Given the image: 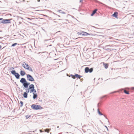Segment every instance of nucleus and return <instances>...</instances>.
Returning <instances> with one entry per match:
<instances>
[{
	"label": "nucleus",
	"instance_id": "obj_1",
	"mask_svg": "<svg viewBox=\"0 0 134 134\" xmlns=\"http://www.w3.org/2000/svg\"><path fill=\"white\" fill-rule=\"evenodd\" d=\"M31 107L32 109L35 110H41L43 109V108L41 105H36L35 104L31 105Z\"/></svg>",
	"mask_w": 134,
	"mask_h": 134
},
{
	"label": "nucleus",
	"instance_id": "obj_2",
	"mask_svg": "<svg viewBox=\"0 0 134 134\" xmlns=\"http://www.w3.org/2000/svg\"><path fill=\"white\" fill-rule=\"evenodd\" d=\"M11 72L12 74L15 76L17 79H19L20 75L18 73L16 72L15 70H12V71H11Z\"/></svg>",
	"mask_w": 134,
	"mask_h": 134
},
{
	"label": "nucleus",
	"instance_id": "obj_3",
	"mask_svg": "<svg viewBox=\"0 0 134 134\" xmlns=\"http://www.w3.org/2000/svg\"><path fill=\"white\" fill-rule=\"evenodd\" d=\"M93 69L92 68H91L89 69L88 67L85 68V72L86 73H87L88 72L91 73L93 71Z\"/></svg>",
	"mask_w": 134,
	"mask_h": 134
},
{
	"label": "nucleus",
	"instance_id": "obj_4",
	"mask_svg": "<svg viewBox=\"0 0 134 134\" xmlns=\"http://www.w3.org/2000/svg\"><path fill=\"white\" fill-rule=\"evenodd\" d=\"M27 79L30 81H34V78L30 74L27 75Z\"/></svg>",
	"mask_w": 134,
	"mask_h": 134
},
{
	"label": "nucleus",
	"instance_id": "obj_5",
	"mask_svg": "<svg viewBox=\"0 0 134 134\" xmlns=\"http://www.w3.org/2000/svg\"><path fill=\"white\" fill-rule=\"evenodd\" d=\"M12 20V19H3L4 24L10 23H11V20Z\"/></svg>",
	"mask_w": 134,
	"mask_h": 134
},
{
	"label": "nucleus",
	"instance_id": "obj_6",
	"mask_svg": "<svg viewBox=\"0 0 134 134\" xmlns=\"http://www.w3.org/2000/svg\"><path fill=\"white\" fill-rule=\"evenodd\" d=\"M26 81V79L24 78H22L20 80V82L23 84L24 86L25 85Z\"/></svg>",
	"mask_w": 134,
	"mask_h": 134
},
{
	"label": "nucleus",
	"instance_id": "obj_7",
	"mask_svg": "<svg viewBox=\"0 0 134 134\" xmlns=\"http://www.w3.org/2000/svg\"><path fill=\"white\" fill-rule=\"evenodd\" d=\"M30 84V83L29 82H28L26 81L25 85L24 86V88L23 89H24V88H28V86Z\"/></svg>",
	"mask_w": 134,
	"mask_h": 134
},
{
	"label": "nucleus",
	"instance_id": "obj_8",
	"mask_svg": "<svg viewBox=\"0 0 134 134\" xmlns=\"http://www.w3.org/2000/svg\"><path fill=\"white\" fill-rule=\"evenodd\" d=\"M118 13L117 12H115L112 15V16L115 18H118Z\"/></svg>",
	"mask_w": 134,
	"mask_h": 134
},
{
	"label": "nucleus",
	"instance_id": "obj_9",
	"mask_svg": "<svg viewBox=\"0 0 134 134\" xmlns=\"http://www.w3.org/2000/svg\"><path fill=\"white\" fill-rule=\"evenodd\" d=\"M97 111H98V113L99 115H103L105 117V118L106 119H107V117H106V116L105 115H103L102 113H101L100 112V111L99 110V108H98L97 109Z\"/></svg>",
	"mask_w": 134,
	"mask_h": 134
},
{
	"label": "nucleus",
	"instance_id": "obj_10",
	"mask_svg": "<svg viewBox=\"0 0 134 134\" xmlns=\"http://www.w3.org/2000/svg\"><path fill=\"white\" fill-rule=\"evenodd\" d=\"M34 88V85L33 84H31L29 86V90L33 89Z\"/></svg>",
	"mask_w": 134,
	"mask_h": 134
},
{
	"label": "nucleus",
	"instance_id": "obj_11",
	"mask_svg": "<svg viewBox=\"0 0 134 134\" xmlns=\"http://www.w3.org/2000/svg\"><path fill=\"white\" fill-rule=\"evenodd\" d=\"M97 9H95L92 12L91 14V16H93L95 13L97 11Z\"/></svg>",
	"mask_w": 134,
	"mask_h": 134
},
{
	"label": "nucleus",
	"instance_id": "obj_12",
	"mask_svg": "<svg viewBox=\"0 0 134 134\" xmlns=\"http://www.w3.org/2000/svg\"><path fill=\"white\" fill-rule=\"evenodd\" d=\"M20 74L21 76H24L25 75V73L24 71L21 70L20 71Z\"/></svg>",
	"mask_w": 134,
	"mask_h": 134
},
{
	"label": "nucleus",
	"instance_id": "obj_13",
	"mask_svg": "<svg viewBox=\"0 0 134 134\" xmlns=\"http://www.w3.org/2000/svg\"><path fill=\"white\" fill-rule=\"evenodd\" d=\"M25 69H27L30 71H31V72L33 71V70H32V69L30 66H29V67H26V68Z\"/></svg>",
	"mask_w": 134,
	"mask_h": 134
},
{
	"label": "nucleus",
	"instance_id": "obj_14",
	"mask_svg": "<svg viewBox=\"0 0 134 134\" xmlns=\"http://www.w3.org/2000/svg\"><path fill=\"white\" fill-rule=\"evenodd\" d=\"M103 66L106 69H107L108 67V65L106 63H103Z\"/></svg>",
	"mask_w": 134,
	"mask_h": 134
},
{
	"label": "nucleus",
	"instance_id": "obj_15",
	"mask_svg": "<svg viewBox=\"0 0 134 134\" xmlns=\"http://www.w3.org/2000/svg\"><path fill=\"white\" fill-rule=\"evenodd\" d=\"M33 93V98L35 99L37 98V95L36 93L35 94L34 93Z\"/></svg>",
	"mask_w": 134,
	"mask_h": 134
},
{
	"label": "nucleus",
	"instance_id": "obj_16",
	"mask_svg": "<svg viewBox=\"0 0 134 134\" xmlns=\"http://www.w3.org/2000/svg\"><path fill=\"white\" fill-rule=\"evenodd\" d=\"M27 94L28 93H27V92H24V93L23 94V96L24 97V98H27L28 95Z\"/></svg>",
	"mask_w": 134,
	"mask_h": 134
},
{
	"label": "nucleus",
	"instance_id": "obj_17",
	"mask_svg": "<svg viewBox=\"0 0 134 134\" xmlns=\"http://www.w3.org/2000/svg\"><path fill=\"white\" fill-rule=\"evenodd\" d=\"M123 90H124V92L126 94H129V92L128 91H127L126 90H124L123 89H122Z\"/></svg>",
	"mask_w": 134,
	"mask_h": 134
},
{
	"label": "nucleus",
	"instance_id": "obj_18",
	"mask_svg": "<svg viewBox=\"0 0 134 134\" xmlns=\"http://www.w3.org/2000/svg\"><path fill=\"white\" fill-rule=\"evenodd\" d=\"M58 12L62 14H65V12H63V11L61 10H58Z\"/></svg>",
	"mask_w": 134,
	"mask_h": 134
},
{
	"label": "nucleus",
	"instance_id": "obj_19",
	"mask_svg": "<svg viewBox=\"0 0 134 134\" xmlns=\"http://www.w3.org/2000/svg\"><path fill=\"white\" fill-rule=\"evenodd\" d=\"M0 19H1L0 20V21H0V24H4L3 19V18H0Z\"/></svg>",
	"mask_w": 134,
	"mask_h": 134
},
{
	"label": "nucleus",
	"instance_id": "obj_20",
	"mask_svg": "<svg viewBox=\"0 0 134 134\" xmlns=\"http://www.w3.org/2000/svg\"><path fill=\"white\" fill-rule=\"evenodd\" d=\"M51 130L50 129H45V131L46 132H49V131H50V130Z\"/></svg>",
	"mask_w": 134,
	"mask_h": 134
},
{
	"label": "nucleus",
	"instance_id": "obj_21",
	"mask_svg": "<svg viewBox=\"0 0 134 134\" xmlns=\"http://www.w3.org/2000/svg\"><path fill=\"white\" fill-rule=\"evenodd\" d=\"M83 34H84L83 36H87L88 35H89V34L88 33H87L86 32H83Z\"/></svg>",
	"mask_w": 134,
	"mask_h": 134
},
{
	"label": "nucleus",
	"instance_id": "obj_22",
	"mask_svg": "<svg viewBox=\"0 0 134 134\" xmlns=\"http://www.w3.org/2000/svg\"><path fill=\"white\" fill-rule=\"evenodd\" d=\"M26 18V19L27 20H29L30 21H31L32 20L34 19H33V18L31 19L29 18H28V17Z\"/></svg>",
	"mask_w": 134,
	"mask_h": 134
},
{
	"label": "nucleus",
	"instance_id": "obj_23",
	"mask_svg": "<svg viewBox=\"0 0 134 134\" xmlns=\"http://www.w3.org/2000/svg\"><path fill=\"white\" fill-rule=\"evenodd\" d=\"M20 103L21 104V105L20 106V107H22L23 105V102L22 101H20Z\"/></svg>",
	"mask_w": 134,
	"mask_h": 134
},
{
	"label": "nucleus",
	"instance_id": "obj_24",
	"mask_svg": "<svg viewBox=\"0 0 134 134\" xmlns=\"http://www.w3.org/2000/svg\"><path fill=\"white\" fill-rule=\"evenodd\" d=\"M18 44L17 43H15L13 44L11 46L12 47H14L16 45H17Z\"/></svg>",
	"mask_w": 134,
	"mask_h": 134
},
{
	"label": "nucleus",
	"instance_id": "obj_25",
	"mask_svg": "<svg viewBox=\"0 0 134 134\" xmlns=\"http://www.w3.org/2000/svg\"><path fill=\"white\" fill-rule=\"evenodd\" d=\"M114 49H109V48H108L107 49H106V50H108V51H111L112 50H113Z\"/></svg>",
	"mask_w": 134,
	"mask_h": 134
},
{
	"label": "nucleus",
	"instance_id": "obj_26",
	"mask_svg": "<svg viewBox=\"0 0 134 134\" xmlns=\"http://www.w3.org/2000/svg\"><path fill=\"white\" fill-rule=\"evenodd\" d=\"M30 116H31V115H27L26 116H25L26 119L29 118Z\"/></svg>",
	"mask_w": 134,
	"mask_h": 134
},
{
	"label": "nucleus",
	"instance_id": "obj_27",
	"mask_svg": "<svg viewBox=\"0 0 134 134\" xmlns=\"http://www.w3.org/2000/svg\"><path fill=\"white\" fill-rule=\"evenodd\" d=\"M70 76H72V78L73 79H75V77L74 76V75H73L72 74H71L70 76H69V77H70Z\"/></svg>",
	"mask_w": 134,
	"mask_h": 134
},
{
	"label": "nucleus",
	"instance_id": "obj_28",
	"mask_svg": "<svg viewBox=\"0 0 134 134\" xmlns=\"http://www.w3.org/2000/svg\"><path fill=\"white\" fill-rule=\"evenodd\" d=\"M25 90H26V92H27V93H28L29 92V88H27V89H26Z\"/></svg>",
	"mask_w": 134,
	"mask_h": 134
},
{
	"label": "nucleus",
	"instance_id": "obj_29",
	"mask_svg": "<svg viewBox=\"0 0 134 134\" xmlns=\"http://www.w3.org/2000/svg\"><path fill=\"white\" fill-rule=\"evenodd\" d=\"M82 77V76H81L80 75H78V76H77V78L78 79H80Z\"/></svg>",
	"mask_w": 134,
	"mask_h": 134
},
{
	"label": "nucleus",
	"instance_id": "obj_30",
	"mask_svg": "<svg viewBox=\"0 0 134 134\" xmlns=\"http://www.w3.org/2000/svg\"><path fill=\"white\" fill-rule=\"evenodd\" d=\"M24 63L25 64V65H26V66H25L26 67H28L29 66L28 65V64H26L25 62H24Z\"/></svg>",
	"mask_w": 134,
	"mask_h": 134
},
{
	"label": "nucleus",
	"instance_id": "obj_31",
	"mask_svg": "<svg viewBox=\"0 0 134 134\" xmlns=\"http://www.w3.org/2000/svg\"><path fill=\"white\" fill-rule=\"evenodd\" d=\"M22 65L23 66L25 69L26 68V67L25 66V64H24V63L23 64H22Z\"/></svg>",
	"mask_w": 134,
	"mask_h": 134
},
{
	"label": "nucleus",
	"instance_id": "obj_32",
	"mask_svg": "<svg viewBox=\"0 0 134 134\" xmlns=\"http://www.w3.org/2000/svg\"><path fill=\"white\" fill-rule=\"evenodd\" d=\"M79 74H75V75H74V77H75V78L76 77H77V76H78V75Z\"/></svg>",
	"mask_w": 134,
	"mask_h": 134
},
{
	"label": "nucleus",
	"instance_id": "obj_33",
	"mask_svg": "<svg viewBox=\"0 0 134 134\" xmlns=\"http://www.w3.org/2000/svg\"><path fill=\"white\" fill-rule=\"evenodd\" d=\"M83 31L81 32H80V35L83 36Z\"/></svg>",
	"mask_w": 134,
	"mask_h": 134
},
{
	"label": "nucleus",
	"instance_id": "obj_34",
	"mask_svg": "<svg viewBox=\"0 0 134 134\" xmlns=\"http://www.w3.org/2000/svg\"><path fill=\"white\" fill-rule=\"evenodd\" d=\"M14 69V68H13V67H12L10 68L9 69L10 70H13V69Z\"/></svg>",
	"mask_w": 134,
	"mask_h": 134
},
{
	"label": "nucleus",
	"instance_id": "obj_35",
	"mask_svg": "<svg viewBox=\"0 0 134 134\" xmlns=\"http://www.w3.org/2000/svg\"><path fill=\"white\" fill-rule=\"evenodd\" d=\"M33 92H34V93H35V92L36 93V91L35 89L34 88L33 89Z\"/></svg>",
	"mask_w": 134,
	"mask_h": 134
},
{
	"label": "nucleus",
	"instance_id": "obj_36",
	"mask_svg": "<svg viewBox=\"0 0 134 134\" xmlns=\"http://www.w3.org/2000/svg\"><path fill=\"white\" fill-rule=\"evenodd\" d=\"M30 90V93H32L33 92V89H31V90Z\"/></svg>",
	"mask_w": 134,
	"mask_h": 134
},
{
	"label": "nucleus",
	"instance_id": "obj_37",
	"mask_svg": "<svg viewBox=\"0 0 134 134\" xmlns=\"http://www.w3.org/2000/svg\"><path fill=\"white\" fill-rule=\"evenodd\" d=\"M104 127L106 128V129H107V130L108 131V129L107 127V126L106 125H105Z\"/></svg>",
	"mask_w": 134,
	"mask_h": 134
},
{
	"label": "nucleus",
	"instance_id": "obj_38",
	"mask_svg": "<svg viewBox=\"0 0 134 134\" xmlns=\"http://www.w3.org/2000/svg\"><path fill=\"white\" fill-rule=\"evenodd\" d=\"M100 104L99 103L97 104V107H99V104Z\"/></svg>",
	"mask_w": 134,
	"mask_h": 134
},
{
	"label": "nucleus",
	"instance_id": "obj_39",
	"mask_svg": "<svg viewBox=\"0 0 134 134\" xmlns=\"http://www.w3.org/2000/svg\"><path fill=\"white\" fill-rule=\"evenodd\" d=\"M106 96H106V95H105V96H103L101 98H104V97H106Z\"/></svg>",
	"mask_w": 134,
	"mask_h": 134
},
{
	"label": "nucleus",
	"instance_id": "obj_40",
	"mask_svg": "<svg viewBox=\"0 0 134 134\" xmlns=\"http://www.w3.org/2000/svg\"><path fill=\"white\" fill-rule=\"evenodd\" d=\"M77 34L79 35H80V32H78L77 33Z\"/></svg>",
	"mask_w": 134,
	"mask_h": 134
},
{
	"label": "nucleus",
	"instance_id": "obj_41",
	"mask_svg": "<svg viewBox=\"0 0 134 134\" xmlns=\"http://www.w3.org/2000/svg\"><path fill=\"white\" fill-rule=\"evenodd\" d=\"M116 92V91H114L113 92H112V93H115Z\"/></svg>",
	"mask_w": 134,
	"mask_h": 134
},
{
	"label": "nucleus",
	"instance_id": "obj_42",
	"mask_svg": "<svg viewBox=\"0 0 134 134\" xmlns=\"http://www.w3.org/2000/svg\"><path fill=\"white\" fill-rule=\"evenodd\" d=\"M82 0H80V2H82Z\"/></svg>",
	"mask_w": 134,
	"mask_h": 134
},
{
	"label": "nucleus",
	"instance_id": "obj_43",
	"mask_svg": "<svg viewBox=\"0 0 134 134\" xmlns=\"http://www.w3.org/2000/svg\"><path fill=\"white\" fill-rule=\"evenodd\" d=\"M40 132H42V131L41 130H40Z\"/></svg>",
	"mask_w": 134,
	"mask_h": 134
},
{
	"label": "nucleus",
	"instance_id": "obj_44",
	"mask_svg": "<svg viewBox=\"0 0 134 134\" xmlns=\"http://www.w3.org/2000/svg\"><path fill=\"white\" fill-rule=\"evenodd\" d=\"M132 90H134V87H132Z\"/></svg>",
	"mask_w": 134,
	"mask_h": 134
},
{
	"label": "nucleus",
	"instance_id": "obj_45",
	"mask_svg": "<svg viewBox=\"0 0 134 134\" xmlns=\"http://www.w3.org/2000/svg\"><path fill=\"white\" fill-rule=\"evenodd\" d=\"M81 38V37H78V38H76V39H79V38Z\"/></svg>",
	"mask_w": 134,
	"mask_h": 134
},
{
	"label": "nucleus",
	"instance_id": "obj_46",
	"mask_svg": "<svg viewBox=\"0 0 134 134\" xmlns=\"http://www.w3.org/2000/svg\"><path fill=\"white\" fill-rule=\"evenodd\" d=\"M29 22V23H30V24H32L31 22Z\"/></svg>",
	"mask_w": 134,
	"mask_h": 134
},
{
	"label": "nucleus",
	"instance_id": "obj_47",
	"mask_svg": "<svg viewBox=\"0 0 134 134\" xmlns=\"http://www.w3.org/2000/svg\"><path fill=\"white\" fill-rule=\"evenodd\" d=\"M40 0H38L37 1L38 2H40Z\"/></svg>",
	"mask_w": 134,
	"mask_h": 134
},
{
	"label": "nucleus",
	"instance_id": "obj_48",
	"mask_svg": "<svg viewBox=\"0 0 134 134\" xmlns=\"http://www.w3.org/2000/svg\"><path fill=\"white\" fill-rule=\"evenodd\" d=\"M19 18H21L22 19H23V18L21 17H19Z\"/></svg>",
	"mask_w": 134,
	"mask_h": 134
},
{
	"label": "nucleus",
	"instance_id": "obj_49",
	"mask_svg": "<svg viewBox=\"0 0 134 134\" xmlns=\"http://www.w3.org/2000/svg\"><path fill=\"white\" fill-rule=\"evenodd\" d=\"M68 124V125H71V126H72V125H71V124Z\"/></svg>",
	"mask_w": 134,
	"mask_h": 134
},
{
	"label": "nucleus",
	"instance_id": "obj_50",
	"mask_svg": "<svg viewBox=\"0 0 134 134\" xmlns=\"http://www.w3.org/2000/svg\"><path fill=\"white\" fill-rule=\"evenodd\" d=\"M19 23L20 24H21V22H19Z\"/></svg>",
	"mask_w": 134,
	"mask_h": 134
},
{
	"label": "nucleus",
	"instance_id": "obj_51",
	"mask_svg": "<svg viewBox=\"0 0 134 134\" xmlns=\"http://www.w3.org/2000/svg\"><path fill=\"white\" fill-rule=\"evenodd\" d=\"M132 35H133V36H134V34H132Z\"/></svg>",
	"mask_w": 134,
	"mask_h": 134
},
{
	"label": "nucleus",
	"instance_id": "obj_52",
	"mask_svg": "<svg viewBox=\"0 0 134 134\" xmlns=\"http://www.w3.org/2000/svg\"><path fill=\"white\" fill-rule=\"evenodd\" d=\"M1 48V45H0V49Z\"/></svg>",
	"mask_w": 134,
	"mask_h": 134
},
{
	"label": "nucleus",
	"instance_id": "obj_53",
	"mask_svg": "<svg viewBox=\"0 0 134 134\" xmlns=\"http://www.w3.org/2000/svg\"><path fill=\"white\" fill-rule=\"evenodd\" d=\"M58 17H60V16H59V15H58Z\"/></svg>",
	"mask_w": 134,
	"mask_h": 134
},
{
	"label": "nucleus",
	"instance_id": "obj_54",
	"mask_svg": "<svg viewBox=\"0 0 134 134\" xmlns=\"http://www.w3.org/2000/svg\"><path fill=\"white\" fill-rule=\"evenodd\" d=\"M67 76H68V74H67Z\"/></svg>",
	"mask_w": 134,
	"mask_h": 134
},
{
	"label": "nucleus",
	"instance_id": "obj_55",
	"mask_svg": "<svg viewBox=\"0 0 134 134\" xmlns=\"http://www.w3.org/2000/svg\"><path fill=\"white\" fill-rule=\"evenodd\" d=\"M54 22H56L55 21H54Z\"/></svg>",
	"mask_w": 134,
	"mask_h": 134
},
{
	"label": "nucleus",
	"instance_id": "obj_56",
	"mask_svg": "<svg viewBox=\"0 0 134 134\" xmlns=\"http://www.w3.org/2000/svg\"><path fill=\"white\" fill-rule=\"evenodd\" d=\"M101 3V4H102V3Z\"/></svg>",
	"mask_w": 134,
	"mask_h": 134
},
{
	"label": "nucleus",
	"instance_id": "obj_57",
	"mask_svg": "<svg viewBox=\"0 0 134 134\" xmlns=\"http://www.w3.org/2000/svg\"><path fill=\"white\" fill-rule=\"evenodd\" d=\"M1 13L0 12V14H1Z\"/></svg>",
	"mask_w": 134,
	"mask_h": 134
},
{
	"label": "nucleus",
	"instance_id": "obj_58",
	"mask_svg": "<svg viewBox=\"0 0 134 134\" xmlns=\"http://www.w3.org/2000/svg\"><path fill=\"white\" fill-rule=\"evenodd\" d=\"M0 20H1V19H0Z\"/></svg>",
	"mask_w": 134,
	"mask_h": 134
}]
</instances>
